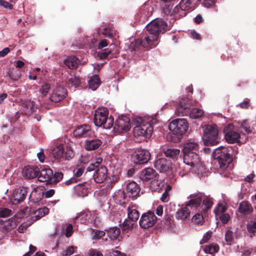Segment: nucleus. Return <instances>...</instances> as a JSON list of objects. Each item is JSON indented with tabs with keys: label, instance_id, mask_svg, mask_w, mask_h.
<instances>
[{
	"label": "nucleus",
	"instance_id": "nucleus-37",
	"mask_svg": "<svg viewBox=\"0 0 256 256\" xmlns=\"http://www.w3.org/2000/svg\"><path fill=\"white\" fill-rule=\"evenodd\" d=\"M120 234V230L118 228L114 227L108 230V234L111 240H116L118 238Z\"/></svg>",
	"mask_w": 256,
	"mask_h": 256
},
{
	"label": "nucleus",
	"instance_id": "nucleus-26",
	"mask_svg": "<svg viewBox=\"0 0 256 256\" xmlns=\"http://www.w3.org/2000/svg\"><path fill=\"white\" fill-rule=\"evenodd\" d=\"M201 198L202 199V198ZM212 204L213 202L211 198L208 197L205 198L203 200H202L199 208H197V210L199 212H206L212 207Z\"/></svg>",
	"mask_w": 256,
	"mask_h": 256
},
{
	"label": "nucleus",
	"instance_id": "nucleus-29",
	"mask_svg": "<svg viewBox=\"0 0 256 256\" xmlns=\"http://www.w3.org/2000/svg\"><path fill=\"white\" fill-rule=\"evenodd\" d=\"M238 210L240 212L244 214H248L253 210L251 204L246 201H243L240 204Z\"/></svg>",
	"mask_w": 256,
	"mask_h": 256
},
{
	"label": "nucleus",
	"instance_id": "nucleus-14",
	"mask_svg": "<svg viewBox=\"0 0 256 256\" xmlns=\"http://www.w3.org/2000/svg\"><path fill=\"white\" fill-rule=\"evenodd\" d=\"M150 158V152L146 150H138L132 156L134 162L138 164L146 163Z\"/></svg>",
	"mask_w": 256,
	"mask_h": 256
},
{
	"label": "nucleus",
	"instance_id": "nucleus-54",
	"mask_svg": "<svg viewBox=\"0 0 256 256\" xmlns=\"http://www.w3.org/2000/svg\"><path fill=\"white\" fill-rule=\"evenodd\" d=\"M11 210L6 208H0V217H6L10 215Z\"/></svg>",
	"mask_w": 256,
	"mask_h": 256
},
{
	"label": "nucleus",
	"instance_id": "nucleus-58",
	"mask_svg": "<svg viewBox=\"0 0 256 256\" xmlns=\"http://www.w3.org/2000/svg\"><path fill=\"white\" fill-rule=\"evenodd\" d=\"M0 6L10 10L12 8V5L4 0H0Z\"/></svg>",
	"mask_w": 256,
	"mask_h": 256
},
{
	"label": "nucleus",
	"instance_id": "nucleus-53",
	"mask_svg": "<svg viewBox=\"0 0 256 256\" xmlns=\"http://www.w3.org/2000/svg\"><path fill=\"white\" fill-rule=\"evenodd\" d=\"M24 106L26 108V112L29 113L32 112V109L34 106L33 102L28 100L24 102Z\"/></svg>",
	"mask_w": 256,
	"mask_h": 256
},
{
	"label": "nucleus",
	"instance_id": "nucleus-34",
	"mask_svg": "<svg viewBox=\"0 0 256 256\" xmlns=\"http://www.w3.org/2000/svg\"><path fill=\"white\" fill-rule=\"evenodd\" d=\"M164 153L166 157L176 159L180 156V150L177 148H170L164 151Z\"/></svg>",
	"mask_w": 256,
	"mask_h": 256
},
{
	"label": "nucleus",
	"instance_id": "nucleus-11",
	"mask_svg": "<svg viewBox=\"0 0 256 256\" xmlns=\"http://www.w3.org/2000/svg\"><path fill=\"white\" fill-rule=\"evenodd\" d=\"M196 102L188 98H182L179 104L175 111V114L178 116H188V111L192 106L196 105Z\"/></svg>",
	"mask_w": 256,
	"mask_h": 256
},
{
	"label": "nucleus",
	"instance_id": "nucleus-60",
	"mask_svg": "<svg viewBox=\"0 0 256 256\" xmlns=\"http://www.w3.org/2000/svg\"><path fill=\"white\" fill-rule=\"evenodd\" d=\"M72 226L71 224H70L66 229L65 235L66 237H70L72 234Z\"/></svg>",
	"mask_w": 256,
	"mask_h": 256
},
{
	"label": "nucleus",
	"instance_id": "nucleus-21",
	"mask_svg": "<svg viewBox=\"0 0 256 256\" xmlns=\"http://www.w3.org/2000/svg\"><path fill=\"white\" fill-rule=\"evenodd\" d=\"M126 190L130 197L135 198L140 192V188L136 182L132 181L126 184Z\"/></svg>",
	"mask_w": 256,
	"mask_h": 256
},
{
	"label": "nucleus",
	"instance_id": "nucleus-55",
	"mask_svg": "<svg viewBox=\"0 0 256 256\" xmlns=\"http://www.w3.org/2000/svg\"><path fill=\"white\" fill-rule=\"evenodd\" d=\"M74 252V248L72 246H68L66 250H64L62 256H69Z\"/></svg>",
	"mask_w": 256,
	"mask_h": 256
},
{
	"label": "nucleus",
	"instance_id": "nucleus-30",
	"mask_svg": "<svg viewBox=\"0 0 256 256\" xmlns=\"http://www.w3.org/2000/svg\"><path fill=\"white\" fill-rule=\"evenodd\" d=\"M64 62L70 69L76 68L80 63L79 60L74 56H68Z\"/></svg>",
	"mask_w": 256,
	"mask_h": 256
},
{
	"label": "nucleus",
	"instance_id": "nucleus-44",
	"mask_svg": "<svg viewBox=\"0 0 256 256\" xmlns=\"http://www.w3.org/2000/svg\"><path fill=\"white\" fill-rule=\"evenodd\" d=\"M246 228L248 232L254 234L256 232V220H250L247 222Z\"/></svg>",
	"mask_w": 256,
	"mask_h": 256
},
{
	"label": "nucleus",
	"instance_id": "nucleus-59",
	"mask_svg": "<svg viewBox=\"0 0 256 256\" xmlns=\"http://www.w3.org/2000/svg\"><path fill=\"white\" fill-rule=\"evenodd\" d=\"M84 168H80L75 169L74 170V173L75 176L77 177L80 176L84 172Z\"/></svg>",
	"mask_w": 256,
	"mask_h": 256
},
{
	"label": "nucleus",
	"instance_id": "nucleus-39",
	"mask_svg": "<svg viewBox=\"0 0 256 256\" xmlns=\"http://www.w3.org/2000/svg\"><path fill=\"white\" fill-rule=\"evenodd\" d=\"M219 246L217 244H212L207 246L205 247L204 251L206 254H214L216 253L219 250Z\"/></svg>",
	"mask_w": 256,
	"mask_h": 256
},
{
	"label": "nucleus",
	"instance_id": "nucleus-24",
	"mask_svg": "<svg viewBox=\"0 0 256 256\" xmlns=\"http://www.w3.org/2000/svg\"><path fill=\"white\" fill-rule=\"evenodd\" d=\"M102 144V141L98 138L86 140L84 148L88 150H92L98 149Z\"/></svg>",
	"mask_w": 256,
	"mask_h": 256
},
{
	"label": "nucleus",
	"instance_id": "nucleus-38",
	"mask_svg": "<svg viewBox=\"0 0 256 256\" xmlns=\"http://www.w3.org/2000/svg\"><path fill=\"white\" fill-rule=\"evenodd\" d=\"M193 0H182L180 2L182 10L185 11H189L194 8L192 2Z\"/></svg>",
	"mask_w": 256,
	"mask_h": 256
},
{
	"label": "nucleus",
	"instance_id": "nucleus-36",
	"mask_svg": "<svg viewBox=\"0 0 256 256\" xmlns=\"http://www.w3.org/2000/svg\"><path fill=\"white\" fill-rule=\"evenodd\" d=\"M204 114V112L202 109L194 108L190 112L188 111V115L190 118L196 119L202 117Z\"/></svg>",
	"mask_w": 256,
	"mask_h": 256
},
{
	"label": "nucleus",
	"instance_id": "nucleus-40",
	"mask_svg": "<svg viewBox=\"0 0 256 256\" xmlns=\"http://www.w3.org/2000/svg\"><path fill=\"white\" fill-rule=\"evenodd\" d=\"M227 209L226 203L218 204L217 206L214 209V213L216 216L222 214Z\"/></svg>",
	"mask_w": 256,
	"mask_h": 256
},
{
	"label": "nucleus",
	"instance_id": "nucleus-23",
	"mask_svg": "<svg viewBox=\"0 0 256 256\" xmlns=\"http://www.w3.org/2000/svg\"><path fill=\"white\" fill-rule=\"evenodd\" d=\"M90 184L87 182L80 184L74 187L76 194L80 196H86L88 192Z\"/></svg>",
	"mask_w": 256,
	"mask_h": 256
},
{
	"label": "nucleus",
	"instance_id": "nucleus-5",
	"mask_svg": "<svg viewBox=\"0 0 256 256\" xmlns=\"http://www.w3.org/2000/svg\"><path fill=\"white\" fill-rule=\"evenodd\" d=\"M108 112L106 108H98L95 112L94 123L97 126L109 129L114 124V118L108 116Z\"/></svg>",
	"mask_w": 256,
	"mask_h": 256
},
{
	"label": "nucleus",
	"instance_id": "nucleus-20",
	"mask_svg": "<svg viewBox=\"0 0 256 256\" xmlns=\"http://www.w3.org/2000/svg\"><path fill=\"white\" fill-rule=\"evenodd\" d=\"M93 213L90 212H83L78 214L75 218V223L85 224L86 222H92L94 219L92 218Z\"/></svg>",
	"mask_w": 256,
	"mask_h": 256
},
{
	"label": "nucleus",
	"instance_id": "nucleus-56",
	"mask_svg": "<svg viewBox=\"0 0 256 256\" xmlns=\"http://www.w3.org/2000/svg\"><path fill=\"white\" fill-rule=\"evenodd\" d=\"M212 234V232H208L204 234L202 239L200 240V243L201 244L206 243L210 238Z\"/></svg>",
	"mask_w": 256,
	"mask_h": 256
},
{
	"label": "nucleus",
	"instance_id": "nucleus-7",
	"mask_svg": "<svg viewBox=\"0 0 256 256\" xmlns=\"http://www.w3.org/2000/svg\"><path fill=\"white\" fill-rule=\"evenodd\" d=\"M54 158L59 161L69 160L74 156L72 148L66 146L64 148L62 144L56 146L52 150Z\"/></svg>",
	"mask_w": 256,
	"mask_h": 256
},
{
	"label": "nucleus",
	"instance_id": "nucleus-3",
	"mask_svg": "<svg viewBox=\"0 0 256 256\" xmlns=\"http://www.w3.org/2000/svg\"><path fill=\"white\" fill-rule=\"evenodd\" d=\"M190 200L184 206L177 210L175 218L177 220L184 221L190 216V213L196 212L202 202L201 196L198 194H192L190 196Z\"/></svg>",
	"mask_w": 256,
	"mask_h": 256
},
{
	"label": "nucleus",
	"instance_id": "nucleus-27",
	"mask_svg": "<svg viewBox=\"0 0 256 256\" xmlns=\"http://www.w3.org/2000/svg\"><path fill=\"white\" fill-rule=\"evenodd\" d=\"M154 174V170L152 168H148L142 170L140 178L144 182H146L153 178Z\"/></svg>",
	"mask_w": 256,
	"mask_h": 256
},
{
	"label": "nucleus",
	"instance_id": "nucleus-62",
	"mask_svg": "<svg viewBox=\"0 0 256 256\" xmlns=\"http://www.w3.org/2000/svg\"><path fill=\"white\" fill-rule=\"evenodd\" d=\"M170 196L167 192H164L160 200L164 202H166L169 200Z\"/></svg>",
	"mask_w": 256,
	"mask_h": 256
},
{
	"label": "nucleus",
	"instance_id": "nucleus-57",
	"mask_svg": "<svg viewBox=\"0 0 256 256\" xmlns=\"http://www.w3.org/2000/svg\"><path fill=\"white\" fill-rule=\"evenodd\" d=\"M219 218L222 223L226 224L229 220L230 216L228 214H224L219 216Z\"/></svg>",
	"mask_w": 256,
	"mask_h": 256
},
{
	"label": "nucleus",
	"instance_id": "nucleus-51",
	"mask_svg": "<svg viewBox=\"0 0 256 256\" xmlns=\"http://www.w3.org/2000/svg\"><path fill=\"white\" fill-rule=\"evenodd\" d=\"M173 12L174 14H178L180 16H183L186 14V13L184 10H182V8L180 6V4L174 8Z\"/></svg>",
	"mask_w": 256,
	"mask_h": 256
},
{
	"label": "nucleus",
	"instance_id": "nucleus-50",
	"mask_svg": "<svg viewBox=\"0 0 256 256\" xmlns=\"http://www.w3.org/2000/svg\"><path fill=\"white\" fill-rule=\"evenodd\" d=\"M225 240L228 244H231L234 241L233 232L228 230L225 234Z\"/></svg>",
	"mask_w": 256,
	"mask_h": 256
},
{
	"label": "nucleus",
	"instance_id": "nucleus-10",
	"mask_svg": "<svg viewBox=\"0 0 256 256\" xmlns=\"http://www.w3.org/2000/svg\"><path fill=\"white\" fill-rule=\"evenodd\" d=\"M153 131L152 125L148 123H143L139 126H135L134 128V135L136 138L140 140H144L149 138Z\"/></svg>",
	"mask_w": 256,
	"mask_h": 256
},
{
	"label": "nucleus",
	"instance_id": "nucleus-31",
	"mask_svg": "<svg viewBox=\"0 0 256 256\" xmlns=\"http://www.w3.org/2000/svg\"><path fill=\"white\" fill-rule=\"evenodd\" d=\"M114 200L116 204H121L124 202V200L126 198V194L124 190H119L116 192L113 196Z\"/></svg>",
	"mask_w": 256,
	"mask_h": 256
},
{
	"label": "nucleus",
	"instance_id": "nucleus-17",
	"mask_svg": "<svg viewBox=\"0 0 256 256\" xmlns=\"http://www.w3.org/2000/svg\"><path fill=\"white\" fill-rule=\"evenodd\" d=\"M67 94L66 90L60 86L56 87L52 91L50 99L52 102H58L62 100Z\"/></svg>",
	"mask_w": 256,
	"mask_h": 256
},
{
	"label": "nucleus",
	"instance_id": "nucleus-22",
	"mask_svg": "<svg viewBox=\"0 0 256 256\" xmlns=\"http://www.w3.org/2000/svg\"><path fill=\"white\" fill-rule=\"evenodd\" d=\"M39 172V169L37 167L30 166H25L22 170L23 176L28 179L35 178Z\"/></svg>",
	"mask_w": 256,
	"mask_h": 256
},
{
	"label": "nucleus",
	"instance_id": "nucleus-42",
	"mask_svg": "<svg viewBox=\"0 0 256 256\" xmlns=\"http://www.w3.org/2000/svg\"><path fill=\"white\" fill-rule=\"evenodd\" d=\"M164 182L161 180H154L152 182L150 186L154 190H160L162 189Z\"/></svg>",
	"mask_w": 256,
	"mask_h": 256
},
{
	"label": "nucleus",
	"instance_id": "nucleus-47",
	"mask_svg": "<svg viewBox=\"0 0 256 256\" xmlns=\"http://www.w3.org/2000/svg\"><path fill=\"white\" fill-rule=\"evenodd\" d=\"M50 88V86L48 84H44L42 86L40 89V92L42 96H46Z\"/></svg>",
	"mask_w": 256,
	"mask_h": 256
},
{
	"label": "nucleus",
	"instance_id": "nucleus-52",
	"mask_svg": "<svg viewBox=\"0 0 256 256\" xmlns=\"http://www.w3.org/2000/svg\"><path fill=\"white\" fill-rule=\"evenodd\" d=\"M63 178V174L62 172H56L54 174H53V178H52V182H57L62 180Z\"/></svg>",
	"mask_w": 256,
	"mask_h": 256
},
{
	"label": "nucleus",
	"instance_id": "nucleus-28",
	"mask_svg": "<svg viewBox=\"0 0 256 256\" xmlns=\"http://www.w3.org/2000/svg\"><path fill=\"white\" fill-rule=\"evenodd\" d=\"M128 218L133 221L136 222L138 220L140 214L135 206H128Z\"/></svg>",
	"mask_w": 256,
	"mask_h": 256
},
{
	"label": "nucleus",
	"instance_id": "nucleus-18",
	"mask_svg": "<svg viewBox=\"0 0 256 256\" xmlns=\"http://www.w3.org/2000/svg\"><path fill=\"white\" fill-rule=\"evenodd\" d=\"M154 168L160 172H166L171 168L170 162L164 158L156 160L154 164Z\"/></svg>",
	"mask_w": 256,
	"mask_h": 256
},
{
	"label": "nucleus",
	"instance_id": "nucleus-9",
	"mask_svg": "<svg viewBox=\"0 0 256 256\" xmlns=\"http://www.w3.org/2000/svg\"><path fill=\"white\" fill-rule=\"evenodd\" d=\"M169 129L174 134L182 135L188 130V124L184 118H178L172 121L169 124Z\"/></svg>",
	"mask_w": 256,
	"mask_h": 256
},
{
	"label": "nucleus",
	"instance_id": "nucleus-12",
	"mask_svg": "<svg viewBox=\"0 0 256 256\" xmlns=\"http://www.w3.org/2000/svg\"><path fill=\"white\" fill-rule=\"evenodd\" d=\"M112 126H114V132L118 133L126 132L130 128V120L126 116L118 117Z\"/></svg>",
	"mask_w": 256,
	"mask_h": 256
},
{
	"label": "nucleus",
	"instance_id": "nucleus-63",
	"mask_svg": "<svg viewBox=\"0 0 256 256\" xmlns=\"http://www.w3.org/2000/svg\"><path fill=\"white\" fill-rule=\"evenodd\" d=\"M89 256H103L102 254L96 250H90L89 252Z\"/></svg>",
	"mask_w": 256,
	"mask_h": 256
},
{
	"label": "nucleus",
	"instance_id": "nucleus-41",
	"mask_svg": "<svg viewBox=\"0 0 256 256\" xmlns=\"http://www.w3.org/2000/svg\"><path fill=\"white\" fill-rule=\"evenodd\" d=\"M102 33L106 37L113 38L116 36V32L110 27H105L103 28Z\"/></svg>",
	"mask_w": 256,
	"mask_h": 256
},
{
	"label": "nucleus",
	"instance_id": "nucleus-1",
	"mask_svg": "<svg viewBox=\"0 0 256 256\" xmlns=\"http://www.w3.org/2000/svg\"><path fill=\"white\" fill-rule=\"evenodd\" d=\"M167 26L166 23L162 19L156 18L150 22L146 26V36L142 40H138L140 43L144 48H154L157 45L158 34L165 32Z\"/></svg>",
	"mask_w": 256,
	"mask_h": 256
},
{
	"label": "nucleus",
	"instance_id": "nucleus-43",
	"mask_svg": "<svg viewBox=\"0 0 256 256\" xmlns=\"http://www.w3.org/2000/svg\"><path fill=\"white\" fill-rule=\"evenodd\" d=\"M68 81L70 85L75 87L79 86L81 82L80 77L75 74L70 76Z\"/></svg>",
	"mask_w": 256,
	"mask_h": 256
},
{
	"label": "nucleus",
	"instance_id": "nucleus-61",
	"mask_svg": "<svg viewBox=\"0 0 256 256\" xmlns=\"http://www.w3.org/2000/svg\"><path fill=\"white\" fill-rule=\"evenodd\" d=\"M111 52V50L108 48L104 49L101 53H100V56L102 58H104L108 56Z\"/></svg>",
	"mask_w": 256,
	"mask_h": 256
},
{
	"label": "nucleus",
	"instance_id": "nucleus-35",
	"mask_svg": "<svg viewBox=\"0 0 256 256\" xmlns=\"http://www.w3.org/2000/svg\"><path fill=\"white\" fill-rule=\"evenodd\" d=\"M196 214L192 218V222L197 225H202L204 222V218L202 213L196 210Z\"/></svg>",
	"mask_w": 256,
	"mask_h": 256
},
{
	"label": "nucleus",
	"instance_id": "nucleus-49",
	"mask_svg": "<svg viewBox=\"0 0 256 256\" xmlns=\"http://www.w3.org/2000/svg\"><path fill=\"white\" fill-rule=\"evenodd\" d=\"M135 221H133L132 220H130L128 218L126 220L123 222L122 226L124 230L130 229L133 227L134 224V222Z\"/></svg>",
	"mask_w": 256,
	"mask_h": 256
},
{
	"label": "nucleus",
	"instance_id": "nucleus-15",
	"mask_svg": "<svg viewBox=\"0 0 256 256\" xmlns=\"http://www.w3.org/2000/svg\"><path fill=\"white\" fill-rule=\"evenodd\" d=\"M233 126L228 124L224 130L225 133L224 138L226 141L230 144L238 142H239L240 136L237 132L232 130Z\"/></svg>",
	"mask_w": 256,
	"mask_h": 256
},
{
	"label": "nucleus",
	"instance_id": "nucleus-6",
	"mask_svg": "<svg viewBox=\"0 0 256 256\" xmlns=\"http://www.w3.org/2000/svg\"><path fill=\"white\" fill-rule=\"evenodd\" d=\"M102 160V158H98L95 163H90L87 168L88 172L94 171L93 178L96 183H102L107 178V169L106 166L100 164Z\"/></svg>",
	"mask_w": 256,
	"mask_h": 256
},
{
	"label": "nucleus",
	"instance_id": "nucleus-32",
	"mask_svg": "<svg viewBox=\"0 0 256 256\" xmlns=\"http://www.w3.org/2000/svg\"><path fill=\"white\" fill-rule=\"evenodd\" d=\"M100 83V80L96 75L91 76L88 80L89 87L92 90H95L99 86Z\"/></svg>",
	"mask_w": 256,
	"mask_h": 256
},
{
	"label": "nucleus",
	"instance_id": "nucleus-13",
	"mask_svg": "<svg viewBox=\"0 0 256 256\" xmlns=\"http://www.w3.org/2000/svg\"><path fill=\"white\" fill-rule=\"evenodd\" d=\"M156 217L152 212H148L142 215L140 220V226L144 228L152 226L156 222Z\"/></svg>",
	"mask_w": 256,
	"mask_h": 256
},
{
	"label": "nucleus",
	"instance_id": "nucleus-33",
	"mask_svg": "<svg viewBox=\"0 0 256 256\" xmlns=\"http://www.w3.org/2000/svg\"><path fill=\"white\" fill-rule=\"evenodd\" d=\"M26 197V192L24 190H17L13 194L14 200L20 202L24 200Z\"/></svg>",
	"mask_w": 256,
	"mask_h": 256
},
{
	"label": "nucleus",
	"instance_id": "nucleus-16",
	"mask_svg": "<svg viewBox=\"0 0 256 256\" xmlns=\"http://www.w3.org/2000/svg\"><path fill=\"white\" fill-rule=\"evenodd\" d=\"M73 134L76 138H86L91 136L92 130L89 125L84 124L77 127L74 130Z\"/></svg>",
	"mask_w": 256,
	"mask_h": 256
},
{
	"label": "nucleus",
	"instance_id": "nucleus-64",
	"mask_svg": "<svg viewBox=\"0 0 256 256\" xmlns=\"http://www.w3.org/2000/svg\"><path fill=\"white\" fill-rule=\"evenodd\" d=\"M28 227V225L26 223L22 224L18 228V231L19 232H24V230L26 229Z\"/></svg>",
	"mask_w": 256,
	"mask_h": 256
},
{
	"label": "nucleus",
	"instance_id": "nucleus-46",
	"mask_svg": "<svg viewBox=\"0 0 256 256\" xmlns=\"http://www.w3.org/2000/svg\"><path fill=\"white\" fill-rule=\"evenodd\" d=\"M92 238L98 240L102 238L105 236V232L98 230H94L92 233Z\"/></svg>",
	"mask_w": 256,
	"mask_h": 256
},
{
	"label": "nucleus",
	"instance_id": "nucleus-2",
	"mask_svg": "<svg viewBox=\"0 0 256 256\" xmlns=\"http://www.w3.org/2000/svg\"><path fill=\"white\" fill-rule=\"evenodd\" d=\"M183 160L186 166H180L176 168V170L180 176H184L188 172H192L198 176H203L206 170L197 152L184 154Z\"/></svg>",
	"mask_w": 256,
	"mask_h": 256
},
{
	"label": "nucleus",
	"instance_id": "nucleus-48",
	"mask_svg": "<svg viewBox=\"0 0 256 256\" xmlns=\"http://www.w3.org/2000/svg\"><path fill=\"white\" fill-rule=\"evenodd\" d=\"M240 126L243 128L247 134H250L252 132V128L249 126L248 121L246 120H243L240 123Z\"/></svg>",
	"mask_w": 256,
	"mask_h": 256
},
{
	"label": "nucleus",
	"instance_id": "nucleus-19",
	"mask_svg": "<svg viewBox=\"0 0 256 256\" xmlns=\"http://www.w3.org/2000/svg\"><path fill=\"white\" fill-rule=\"evenodd\" d=\"M40 174L38 176V180L40 182L52 183L53 178V172L50 168H44L39 170Z\"/></svg>",
	"mask_w": 256,
	"mask_h": 256
},
{
	"label": "nucleus",
	"instance_id": "nucleus-45",
	"mask_svg": "<svg viewBox=\"0 0 256 256\" xmlns=\"http://www.w3.org/2000/svg\"><path fill=\"white\" fill-rule=\"evenodd\" d=\"M48 212L49 210L48 208L44 207L36 210L34 212V216L38 219L48 214Z\"/></svg>",
	"mask_w": 256,
	"mask_h": 256
},
{
	"label": "nucleus",
	"instance_id": "nucleus-8",
	"mask_svg": "<svg viewBox=\"0 0 256 256\" xmlns=\"http://www.w3.org/2000/svg\"><path fill=\"white\" fill-rule=\"evenodd\" d=\"M204 141L206 144L214 145L220 140L218 130L216 126H206L204 130Z\"/></svg>",
	"mask_w": 256,
	"mask_h": 256
},
{
	"label": "nucleus",
	"instance_id": "nucleus-4",
	"mask_svg": "<svg viewBox=\"0 0 256 256\" xmlns=\"http://www.w3.org/2000/svg\"><path fill=\"white\" fill-rule=\"evenodd\" d=\"M232 147L220 146L215 149L213 156L218 162L220 168L224 170L228 168L232 161L230 152L232 151Z\"/></svg>",
	"mask_w": 256,
	"mask_h": 256
},
{
	"label": "nucleus",
	"instance_id": "nucleus-25",
	"mask_svg": "<svg viewBox=\"0 0 256 256\" xmlns=\"http://www.w3.org/2000/svg\"><path fill=\"white\" fill-rule=\"evenodd\" d=\"M200 148V144L194 142H190L186 143L184 148V154L197 152Z\"/></svg>",
	"mask_w": 256,
	"mask_h": 256
}]
</instances>
